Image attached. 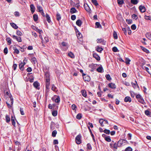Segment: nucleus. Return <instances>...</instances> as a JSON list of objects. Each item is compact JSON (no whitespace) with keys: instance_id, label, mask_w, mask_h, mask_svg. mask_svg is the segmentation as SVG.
Instances as JSON below:
<instances>
[{"instance_id":"obj_1","label":"nucleus","mask_w":151,"mask_h":151,"mask_svg":"<svg viewBox=\"0 0 151 151\" xmlns=\"http://www.w3.org/2000/svg\"><path fill=\"white\" fill-rule=\"evenodd\" d=\"M4 98L7 100L6 103L8 107L11 108L13 103V99L11 94L8 91L6 92L5 93Z\"/></svg>"},{"instance_id":"obj_2","label":"nucleus","mask_w":151,"mask_h":151,"mask_svg":"<svg viewBox=\"0 0 151 151\" xmlns=\"http://www.w3.org/2000/svg\"><path fill=\"white\" fill-rule=\"evenodd\" d=\"M127 142L126 140L121 139L118 141V144L120 146L123 144L127 143Z\"/></svg>"},{"instance_id":"obj_3","label":"nucleus","mask_w":151,"mask_h":151,"mask_svg":"<svg viewBox=\"0 0 151 151\" xmlns=\"http://www.w3.org/2000/svg\"><path fill=\"white\" fill-rule=\"evenodd\" d=\"M82 75L83 76V79L85 81H90V78L89 76L86 75L83 73L82 74Z\"/></svg>"},{"instance_id":"obj_4","label":"nucleus","mask_w":151,"mask_h":151,"mask_svg":"<svg viewBox=\"0 0 151 151\" xmlns=\"http://www.w3.org/2000/svg\"><path fill=\"white\" fill-rule=\"evenodd\" d=\"M81 136L78 135H77L76 138V142L78 144H79L81 143Z\"/></svg>"},{"instance_id":"obj_5","label":"nucleus","mask_w":151,"mask_h":151,"mask_svg":"<svg viewBox=\"0 0 151 151\" xmlns=\"http://www.w3.org/2000/svg\"><path fill=\"white\" fill-rule=\"evenodd\" d=\"M45 81L46 88L48 90H49L50 85V79H47L45 80Z\"/></svg>"},{"instance_id":"obj_6","label":"nucleus","mask_w":151,"mask_h":151,"mask_svg":"<svg viewBox=\"0 0 151 151\" xmlns=\"http://www.w3.org/2000/svg\"><path fill=\"white\" fill-rule=\"evenodd\" d=\"M45 80L47 79H50V74L48 70H47L45 72Z\"/></svg>"},{"instance_id":"obj_7","label":"nucleus","mask_w":151,"mask_h":151,"mask_svg":"<svg viewBox=\"0 0 151 151\" xmlns=\"http://www.w3.org/2000/svg\"><path fill=\"white\" fill-rule=\"evenodd\" d=\"M30 11L32 14H33L35 11V7L33 4H31L30 6Z\"/></svg>"},{"instance_id":"obj_8","label":"nucleus","mask_w":151,"mask_h":151,"mask_svg":"<svg viewBox=\"0 0 151 151\" xmlns=\"http://www.w3.org/2000/svg\"><path fill=\"white\" fill-rule=\"evenodd\" d=\"M12 37L14 39H16L18 42H22V39L20 37H18L15 35H13Z\"/></svg>"},{"instance_id":"obj_9","label":"nucleus","mask_w":151,"mask_h":151,"mask_svg":"<svg viewBox=\"0 0 151 151\" xmlns=\"http://www.w3.org/2000/svg\"><path fill=\"white\" fill-rule=\"evenodd\" d=\"M15 120L16 119L15 117L12 116L11 117V120L12 124L14 127H15Z\"/></svg>"},{"instance_id":"obj_10","label":"nucleus","mask_w":151,"mask_h":151,"mask_svg":"<svg viewBox=\"0 0 151 151\" xmlns=\"http://www.w3.org/2000/svg\"><path fill=\"white\" fill-rule=\"evenodd\" d=\"M140 11L142 12H144L145 11V6L142 5L140 6L139 7Z\"/></svg>"},{"instance_id":"obj_11","label":"nucleus","mask_w":151,"mask_h":151,"mask_svg":"<svg viewBox=\"0 0 151 151\" xmlns=\"http://www.w3.org/2000/svg\"><path fill=\"white\" fill-rule=\"evenodd\" d=\"M93 57L96 59L97 60H100V57L96 53H93Z\"/></svg>"},{"instance_id":"obj_12","label":"nucleus","mask_w":151,"mask_h":151,"mask_svg":"<svg viewBox=\"0 0 151 151\" xmlns=\"http://www.w3.org/2000/svg\"><path fill=\"white\" fill-rule=\"evenodd\" d=\"M109 87L112 89H115L116 88L115 85L113 83H110L109 84Z\"/></svg>"},{"instance_id":"obj_13","label":"nucleus","mask_w":151,"mask_h":151,"mask_svg":"<svg viewBox=\"0 0 151 151\" xmlns=\"http://www.w3.org/2000/svg\"><path fill=\"white\" fill-rule=\"evenodd\" d=\"M103 50V49L102 47H100L99 46H98L96 47V50L100 53H101V51Z\"/></svg>"},{"instance_id":"obj_14","label":"nucleus","mask_w":151,"mask_h":151,"mask_svg":"<svg viewBox=\"0 0 151 151\" xmlns=\"http://www.w3.org/2000/svg\"><path fill=\"white\" fill-rule=\"evenodd\" d=\"M24 65L22 62H21V63L19 64V68L21 70H24Z\"/></svg>"},{"instance_id":"obj_15","label":"nucleus","mask_w":151,"mask_h":151,"mask_svg":"<svg viewBox=\"0 0 151 151\" xmlns=\"http://www.w3.org/2000/svg\"><path fill=\"white\" fill-rule=\"evenodd\" d=\"M124 101L125 102H131V99L129 96L126 97L124 99Z\"/></svg>"},{"instance_id":"obj_16","label":"nucleus","mask_w":151,"mask_h":151,"mask_svg":"<svg viewBox=\"0 0 151 151\" xmlns=\"http://www.w3.org/2000/svg\"><path fill=\"white\" fill-rule=\"evenodd\" d=\"M96 70L99 73H102L103 72V69L102 66H100Z\"/></svg>"},{"instance_id":"obj_17","label":"nucleus","mask_w":151,"mask_h":151,"mask_svg":"<svg viewBox=\"0 0 151 151\" xmlns=\"http://www.w3.org/2000/svg\"><path fill=\"white\" fill-rule=\"evenodd\" d=\"M45 17L48 23H50L51 22L50 18L49 16L47 14H46L45 15Z\"/></svg>"},{"instance_id":"obj_18","label":"nucleus","mask_w":151,"mask_h":151,"mask_svg":"<svg viewBox=\"0 0 151 151\" xmlns=\"http://www.w3.org/2000/svg\"><path fill=\"white\" fill-rule=\"evenodd\" d=\"M77 12V10L74 7H73L71 8L70 9V12L71 14H73L74 13L76 12Z\"/></svg>"},{"instance_id":"obj_19","label":"nucleus","mask_w":151,"mask_h":151,"mask_svg":"<svg viewBox=\"0 0 151 151\" xmlns=\"http://www.w3.org/2000/svg\"><path fill=\"white\" fill-rule=\"evenodd\" d=\"M84 7L85 9L87 12H89L90 9L88 6L87 5V4L84 5Z\"/></svg>"},{"instance_id":"obj_20","label":"nucleus","mask_w":151,"mask_h":151,"mask_svg":"<svg viewBox=\"0 0 151 151\" xmlns=\"http://www.w3.org/2000/svg\"><path fill=\"white\" fill-rule=\"evenodd\" d=\"M120 145L118 144V142L117 143H114L113 144V148L114 150H116L117 149V147H120Z\"/></svg>"},{"instance_id":"obj_21","label":"nucleus","mask_w":151,"mask_h":151,"mask_svg":"<svg viewBox=\"0 0 151 151\" xmlns=\"http://www.w3.org/2000/svg\"><path fill=\"white\" fill-rule=\"evenodd\" d=\"M76 23L78 26L79 27H80L82 24V22L81 20L78 19L76 21Z\"/></svg>"},{"instance_id":"obj_22","label":"nucleus","mask_w":151,"mask_h":151,"mask_svg":"<svg viewBox=\"0 0 151 151\" xmlns=\"http://www.w3.org/2000/svg\"><path fill=\"white\" fill-rule=\"evenodd\" d=\"M56 18L57 20L59 21L61 19V17L60 14L58 12L57 13L56 15Z\"/></svg>"},{"instance_id":"obj_23","label":"nucleus","mask_w":151,"mask_h":151,"mask_svg":"<svg viewBox=\"0 0 151 151\" xmlns=\"http://www.w3.org/2000/svg\"><path fill=\"white\" fill-rule=\"evenodd\" d=\"M33 18L34 21L35 22L37 21L38 19V17L37 15L36 14H34L33 15Z\"/></svg>"},{"instance_id":"obj_24","label":"nucleus","mask_w":151,"mask_h":151,"mask_svg":"<svg viewBox=\"0 0 151 151\" xmlns=\"http://www.w3.org/2000/svg\"><path fill=\"white\" fill-rule=\"evenodd\" d=\"M10 24L11 26L15 29H17L18 28V26L14 23H11Z\"/></svg>"},{"instance_id":"obj_25","label":"nucleus","mask_w":151,"mask_h":151,"mask_svg":"<svg viewBox=\"0 0 151 151\" xmlns=\"http://www.w3.org/2000/svg\"><path fill=\"white\" fill-rule=\"evenodd\" d=\"M37 7L39 12H40L43 11L42 7L41 6L38 5L37 6Z\"/></svg>"},{"instance_id":"obj_26","label":"nucleus","mask_w":151,"mask_h":151,"mask_svg":"<svg viewBox=\"0 0 151 151\" xmlns=\"http://www.w3.org/2000/svg\"><path fill=\"white\" fill-rule=\"evenodd\" d=\"M51 89L54 91H57L58 90L57 89L56 87L55 86L54 84H52V88Z\"/></svg>"},{"instance_id":"obj_27","label":"nucleus","mask_w":151,"mask_h":151,"mask_svg":"<svg viewBox=\"0 0 151 151\" xmlns=\"http://www.w3.org/2000/svg\"><path fill=\"white\" fill-rule=\"evenodd\" d=\"M104 139L106 141L109 142H110L111 141L110 137L109 136H107L106 137H105Z\"/></svg>"},{"instance_id":"obj_28","label":"nucleus","mask_w":151,"mask_h":151,"mask_svg":"<svg viewBox=\"0 0 151 151\" xmlns=\"http://www.w3.org/2000/svg\"><path fill=\"white\" fill-rule=\"evenodd\" d=\"M39 83L37 81H35L33 85L35 87L37 88L39 86Z\"/></svg>"},{"instance_id":"obj_29","label":"nucleus","mask_w":151,"mask_h":151,"mask_svg":"<svg viewBox=\"0 0 151 151\" xmlns=\"http://www.w3.org/2000/svg\"><path fill=\"white\" fill-rule=\"evenodd\" d=\"M113 36L115 39H117L118 38L116 32L114 31L113 33Z\"/></svg>"},{"instance_id":"obj_30","label":"nucleus","mask_w":151,"mask_h":151,"mask_svg":"<svg viewBox=\"0 0 151 151\" xmlns=\"http://www.w3.org/2000/svg\"><path fill=\"white\" fill-rule=\"evenodd\" d=\"M6 120L7 123L9 122L10 121V118L9 116L8 115H6Z\"/></svg>"},{"instance_id":"obj_31","label":"nucleus","mask_w":151,"mask_h":151,"mask_svg":"<svg viewBox=\"0 0 151 151\" xmlns=\"http://www.w3.org/2000/svg\"><path fill=\"white\" fill-rule=\"evenodd\" d=\"M68 55L72 58H74V55L71 52H69L68 54Z\"/></svg>"},{"instance_id":"obj_32","label":"nucleus","mask_w":151,"mask_h":151,"mask_svg":"<svg viewBox=\"0 0 151 151\" xmlns=\"http://www.w3.org/2000/svg\"><path fill=\"white\" fill-rule=\"evenodd\" d=\"M44 43H47L49 41V39L48 37L47 36H45L44 38V40H43Z\"/></svg>"},{"instance_id":"obj_33","label":"nucleus","mask_w":151,"mask_h":151,"mask_svg":"<svg viewBox=\"0 0 151 151\" xmlns=\"http://www.w3.org/2000/svg\"><path fill=\"white\" fill-rule=\"evenodd\" d=\"M131 3L134 4H137L138 3L137 0H131Z\"/></svg>"},{"instance_id":"obj_34","label":"nucleus","mask_w":151,"mask_h":151,"mask_svg":"<svg viewBox=\"0 0 151 151\" xmlns=\"http://www.w3.org/2000/svg\"><path fill=\"white\" fill-rule=\"evenodd\" d=\"M13 49L14 50V52L16 53L17 54H18L19 53V51L15 47H13Z\"/></svg>"},{"instance_id":"obj_35","label":"nucleus","mask_w":151,"mask_h":151,"mask_svg":"<svg viewBox=\"0 0 151 151\" xmlns=\"http://www.w3.org/2000/svg\"><path fill=\"white\" fill-rule=\"evenodd\" d=\"M146 36L148 39L151 40V33H147L146 34Z\"/></svg>"},{"instance_id":"obj_36","label":"nucleus","mask_w":151,"mask_h":151,"mask_svg":"<svg viewBox=\"0 0 151 151\" xmlns=\"http://www.w3.org/2000/svg\"><path fill=\"white\" fill-rule=\"evenodd\" d=\"M105 76L106 79L108 81H110L111 79V78L109 74H107Z\"/></svg>"},{"instance_id":"obj_37","label":"nucleus","mask_w":151,"mask_h":151,"mask_svg":"<svg viewBox=\"0 0 151 151\" xmlns=\"http://www.w3.org/2000/svg\"><path fill=\"white\" fill-rule=\"evenodd\" d=\"M81 92L82 93V95L84 97H86L87 96L86 91L84 90H82Z\"/></svg>"},{"instance_id":"obj_38","label":"nucleus","mask_w":151,"mask_h":151,"mask_svg":"<svg viewBox=\"0 0 151 151\" xmlns=\"http://www.w3.org/2000/svg\"><path fill=\"white\" fill-rule=\"evenodd\" d=\"M104 122V120H103V119H101L99 120V122L102 127H103L104 126L103 124V122Z\"/></svg>"},{"instance_id":"obj_39","label":"nucleus","mask_w":151,"mask_h":151,"mask_svg":"<svg viewBox=\"0 0 151 151\" xmlns=\"http://www.w3.org/2000/svg\"><path fill=\"white\" fill-rule=\"evenodd\" d=\"M91 1L96 6H98L99 4L96 0H91Z\"/></svg>"},{"instance_id":"obj_40","label":"nucleus","mask_w":151,"mask_h":151,"mask_svg":"<svg viewBox=\"0 0 151 151\" xmlns=\"http://www.w3.org/2000/svg\"><path fill=\"white\" fill-rule=\"evenodd\" d=\"M82 117V114H78L76 116V118L78 119H80Z\"/></svg>"},{"instance_id":"obj_41","label":"nucleus","mask_w":151,"mask_h":151,"mask_svg":"<svg viewBox=\"0 0 151 151\" xmlns=\"http://www.w3.org/2000/svg\"><path fill=\"white\" fill-rule=\"evenodd\" d=\"M52 115L54 116H55L57 114V111H54L52 112Z\"/></svg>"},{"instance_id":"obj_42","label":"nucleus","mask_w":151,"mask_h":151,"mask_svg":"<svg viewBox=\"0 0 151 151\" xmlns=\"http://www.w3.org/2000/svg\"><path fill=\"white\" fill-rule=\"evenodd\" d=\"M37 60L36 58L33 57L31 59V62L34 63L35 64Z\"/></svg>"},{"instance_id":"obj_43","label":"nucleus","mask_w":151,"mask_h":151,"mask_svg":"<svg viewBox=\"0 0 151 151\" xmlns=\"http://www.w3.org/2000/svg\"><path fill=\"white\" fill-rule=\"evenodd\" d=\"M6 40L7 42L9 43V45H10L11 44V40L10 37H8L6 38Z\"/></svg>"},{"instance_id":"obj_44","label":"nucleus","mask_w":151,"mask_h":151,"mask_svg":"<svg viewBox=\"0 0 151 151\" xmlns=\"http://www.w3.org/2000/svg\"><path fill=\"white\" fill-rule=\"evenodd\" d=\"M87 149L90 150H91V149H92V147H91V145L89 143H88L87 144Z\"/></svg>"},{"instance_id":"obj_45","label":"nucleus","mask_w":151,"mask_h":151,"mask_svg":"<svg viewBox=\"0 0 151 151\" xmlns=\"http://www.w3.org/2000/svg\"><path fill=\"white\" fill-rule=\"evenodd\" d=\"M124 0H117L118 3L119 4H122L124 3Z\"/></svg>"},{"instance_id":"obj_46","label":"nucleus","mask_w":151,"mask_h":151,"mask_svg":"<svg viewBox=\"0 0 151 151\" xmlns=\"http://www.w3.org/2000/svg\"><path fill=\"white\" fill-rule=\"evenodd\" d=\"M104 133L109 134L110 133V131L109 130L107 129H105L104 131Z\"/></svg>"},{"instance_id":"obj_47","label":"nucleus","mask_w":151,"mask_h":151,"mask_svg":"<svg viewBox=\"0 0 151 151\" xmlns=\"http://www.w3.org/2000/svg\"><path fill=\"white\" fill-rule=\"evenodd\" d=\"M57 133V131L56 130H54L52 133V136L53 137H55Z\"/></svg>"},{"instance_id":"obj_48","label":"nucleus","mask_w":151,"mask_h":151,"mask_svg":"<svg viewBox=\"0 0 151 151\" xmlns=\"http://www.w3.org/2000/svg\"><path fill=\"white\" fill-rule=\"evenodd\" d=\"M142 50L145 52H146L147 53H149V51L148 50H147V49L144 48V47H142Z\"/></svg>"},{"instance_id":"obj_49","label":"nucleus","mask_w":151,"mask_h":151,"mask_svg":"<svg viewBox=\"0 0 151 151\" xmlns=\"http://www.w3.org/2000/svg\"><path fill=\"white\" fill-rule=\"evenodd\" d=\"M76 35L78 38H81L82 37V35L81 33L79 32H78V34L77 33Z\"/></svg>"},{"instance_id":"obj_50","label":"nucleus","mask_w":151,"mask_h":151,"mask_svg":"<svg viewBox=\"0 0 151 151\" xmlns=\"http://www.w3.org/2000/svg\"><path fill=\"white\" fill-rule=\"evenodd\" d=\"M16 34L17 35H18L19 36H22V32H20V31H18V30H17V31Z\"/></svg>"},{"instance_id":"obj_51","label":"nucleus","mask_w":151,"mask_h":151,"mask_svg":"<svg viewBox=\"0 0 151 151\" xmlns=\"http://www.w3.org/2000/svg\"><path fill=\"white\" fill-rule=\"evenodd\" d=\"M96 26L97 27V28H99L101 27V25L100 23L99 22H96L95 23Z\"/></svg>"},{"instance_id":"obj_52","label":"nucleus","mask_w":151,"mask_h":151,"mask_svg":"<svg viewBox=\"0 0 151 151\" xmlns=\"http://www.w3.org/2000/svg\"><path fill=\"white\" fill-rule=\"evenodd\" d=\"M39 37L42 40V41H41V42L42 44V45L43 46H44V42H43V38H42V37L41 35V34H40L39 35Z\"/></svg>"},{"instance_id":"obj_53","label":"nucleus","mask_w":151,"mask_h":151,"mask_svg":"<svg viewBox=\"0 0 151 151\" xmlns=\"http://www.w3.org/2000/svg\"><path fill=\"white\" fill-rule=\"evenodd\" d=\"M132 149L130 147H127L125 150V151H132Z\"/></svg>"},{"instance_id":"obj_54","label":"nucleus","mask_w":151,"mask_h":151,"mask_svg":"<svg viewBox=\"0 0 151 151\" xmlns=\"http://www.w3.org/2000/svg\"><path fill=\"white\" fill-rule=\"evenodd\" d=\"M130 61V60L128 58H126V59L125 63L127 64H129V62Z\"/></svg>"},{"instance_id":"obj_55","label":"nucleus","mask_w":151,"mask_h":151,"mask_svg":"<svg viewBox=\"0 0 151 151\" xmlns=\"http://www.w3.org/2000/svg\"><path fill=\"white\" fill-rule=\"evenodd\" d=\"M55 102L57 103H59L60 102V98L59 96L55 99Z\"/></svg>"},{"instance_id":"obj_56","label":"nucleus","mask_w":151,"mask_h":151,"mask_svg":"<svg viewBox=\"0 0 151 151\" xmlns=\"http://www.w3.org/2000/svg\"><path fill=\"white\" fill-rule=\"evenodd\" d=\"M135 83H132V85L134 88H136L137 86H138L137 85V82L136 81H135Z\"/></svg>"},{"instance_id":"obj_57","label":"nucleus","mask_w":151,"mask_h":151,"mask_svg":"<svg viewBox=\"0 0 151 151\" xmlns=\"http://www.w3.org/2000/svg\"><path fill=\"white\" fill-rule=\"evenodd\" d=\"M136 27L135 24L132 25L131 27V28L132 30H135L136 29Z\"/></svg>"},{"instance_id":"obj_58","label":"nucleus","mask_w":151,"mask_h":151,"mask_svg":"<svg viewBox=\"0 0 151 151\" xmlns=\"http://www.w3.org/2000/svg\"><path fill=\"white\" fill-rule=\"evenodd\" d=\"M118 50L117 48L116 47H114L112 48V51L114 52H117Z\"/></svg>"},{"instance_id":"obj_59","label":"nucleus","mask_w":151,"mask_h":151,"mask_svg":"<svg viewBox=\"0 0 151 151\" xmlns=\"http://www.w3.org/2000/svg\"><path fill=\"white\" fill-rule=\"evenodd\" d=\"M139 102H140V103L144 104V103H145L144 100L142 99V98H141V99H139Z\"/></svg>"},{"instance_id":"obj_60","label":"nucleus","mask_w":151,"mask_h":151,"mask_svg":"<svg viewBox=\"0 0 151 151\" xmlns=\"http://www.w3.org/2000/svg\"><path fill=\"white\" fill-rule=\"evenodd\" d=\"M14 15L16 17H19L20 15L19 13L18 12H15L14 13Z\"/></svg>"},{"instance_id":"obj_61","label":"nucleus","mask_w":151,"mask_h":151,"mask_svg":"<svg viewBox=\"0 0 151 151\" xmlns=\"http://www.w3.org/2000/svg\"><path fill=\"white\" fill-rule=\"evenodd\" d=\"M132 18L133 19H136L137 18V17L136 14H134L132 15Z\"/></svg>"},{"instance_id":"obj_62","label":"nucleus","mask_w":151,"mask_h":151,"mask_svg":"<svg viewBox=\"0 0 151 151\" xmlns=\"http://www.w3.org/2000/svg\"><path fill=\"white\" fill-rule=\"evenodd\" d=\"M17 65L16 64H14L12 66V68L14 70H16V68L17 67Z\"/></svg>"},{"instance_id":"obj_63","label":"nucleus","mask_w":151,"mask_h":151,"mask_svg":"<svg viewBox=\"0 0 151 151\" xmlns=\"http://www.w3.org/2000/svg\"><path fill=\"white\" fill-rule=\"evenodd\" d=\"M20 113L22 115H24V114L23 109L20 108Z\"/></svg>"},{"instance_id":"obj_64","label":"nucleus","mask_w":151,"mask_h":151,"mask_svg":"<svg viewBox=\"0 0 151 151\" xmlns=\"http://www.w3.org/2000/svg\"><path fill=\"white\" fill-rule=\"evenodd\" d=\"M71 18L72 20H74L76 19V16L74 15H73L71 16Z\"/></svg>"}]
</instances>
